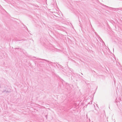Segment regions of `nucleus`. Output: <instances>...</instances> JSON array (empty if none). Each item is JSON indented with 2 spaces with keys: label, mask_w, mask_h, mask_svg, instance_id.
Returning <instances> with one entry per match:
<instances>
[{
  "label": "nucleus",
  "mask_w": 122,
  "mask_h": 122,
  "mask_svg": "<svg viewBox=\"0 0 122 122\" xmlns=\"http://www.w3.org/2000/svg\"><path fill=\"white\" fill-rule=\"evenodd\" d=\"M102 5V8L103 9H107V8H111V7H109L106 5H104L103 4H102V3L100 2V5Z\"/></svg>",
  "instance_id": "obj_2"
},
{
  "label": "nucleus",
  "mask_w": 122,
  "mask_h": 122,
  "mask_svg": "<svg viewBox=\"0 0 122 122\" xmlns=\"http://www.w3.org/2000/svg\"><path fill=\"white\" fill-rule=\"evenodd\" d=\"M100 41H101L102 43V46L101 45L100 46H101V47H102L101 48V47H100V49L101 51V50L103 52L104 54H106V53H107V49L105 46V43L102 41L101 38L100 37Z\"/></svg>",
  "instance_id": "obj_1"
},
{
  "label": "nucleus",
  "mask_w": 122,
  "mask_h": 122,
  "mask_svg": "<svg viewBox=\"0 0 122 122\" xmlns=\"http://www.w3.org/2000/svg\"><path fill=\"white\" fill-rule=\"evenodd\" d=\"M103 122V121H102V122Z\"/></svg>",
  "instance_id": "obj_5"
},
{
  "label": "nucleus",
  "mask_w": 122,
  "mask_h": 122,
  "mask_svg": "<svg viewBox=\"0 0 122 122\" xmlns=\"http://www.w3.org/2000/svg\"><path fill=\"white\" fill-rule=\"evenodd\" d=\"M116 9H118L119 10V9H118V8H116Z\"/></svg>",
  "instance_id": "obj_3"
},
{
  "label": "nucleus",
  "mask_w": 122,
  "mask_h": 122,
  "mask_svg": "<svg viewBox=\"0 0 122 122\" xmlns=\"http://www.w3.org/2000/svg\"><path fill=\"white\" fill-rule=\"evenodd\" d=\"M99 67H100V66H99Z\"/></svg>",
  "instance_id": "obj_4"
}]
</instances>
